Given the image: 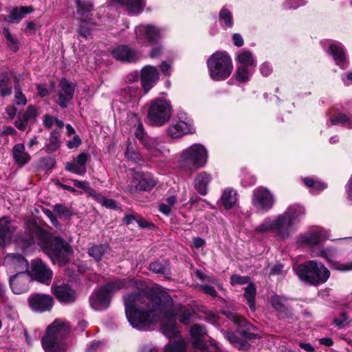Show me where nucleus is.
I'll return each instance as SVG.
<instances>
[{
	"label": "nucleus",
	"mask_w": 352,
	"mask_h": 352,
	"mask_svg": "<svg viewBox=\"0 0 352 352\" xmlns=\"http://www.w3.org/2000/svg\"><path fill=\"white\" fill-rule=\"evenodd\" d=\"M34 11L32 6H21L13 8L8 16L9 21L12 23H19L25 14Z\"/></svg>",
	"instance_id": "4c0bfd02"
},
{
	"label": "nucleus",
	"mask_w": 352,
	"mask_h": 352,
	"mask_svg": "<svg viewBox=\"0 0 352 352\" xmlns=\"http://www.w3.org/2000/svg\"><path fill=\"white\" fill-rule=\"evenodd\" d=\"M38 116L37 109L33 105H30L25 111L18 113L14 125L19 130L24 131L29 122H35Z\"/></svg>",
	"instance_id": "aec40b11"
},
{
	"label": "nucleus",
	"mask_w": 352,
	"mask_h": 352,
	"mask_svg": "<svg viewBox=\"0 0 352 352\" xmlns=\"http://www.w3.org/2000/svg\"><path fill=\"white\" fill-rule=\"evenodd\" d=\"M113 3H119L125 6L131 14H137L140 13L144 6L145 0H111Z\"/></svg>",
	"instance_id": "2f4dec72"
},
{
	"label": "nucleus",
	"mask_w": 352,
	"mask_h": 352,
	"mask_svg": "<svg viewBox=\"0 0 352 352\" xmlns=\"http://www.w3.org/2000/svg\"><path fill=\"white\" fill-rule=\"evenodd\" d=\"M256 296V288L253 284H249L245 289L244 297L251 310H255L254 299Z\"/></svg>",
	"instance_id": "3c124183"
},
{
	"label": "nucleus",
	"mask_w": 352,
	"mask_h": 352,
	"mask_svg": "<svg viewBox=\"0 0 352 352\" xmlns=\"http://www.w3.org/2000/svg\"><path fill=\"white\" fill-rule=\"evenodd\" d=\"M210 77L215 81L227 79L233 69L230 56L226 52H217L212 54L207 60Z\"/></svg>",
	"instance_id": "20e7f679"
},
{
	"label": "nucleus",
	"mask_w": 352,
	"mask_h": 352,
	"mask_svg": "<svg viewBox=\"0 0 352 352\" xmlns=\"http://www.w3.org/2000/svg\"><path fill=\"white\" fill-rule=\"evenodd\" d=\"M15 231V227L8 217L0 219V245L3 247L9 244Z\"/></svg>",
	"instance_id": "b1692460"
},
{
	"label": "nucleus",
	"mask_w": 352,
	"mask_h": 352,
	"mask_svg": "<svg viewBox=\"0 0 352 352\" xmlns=\"http://www.w3.org/2000/svg\"><path fill=\"white\" fill-rule=\"evenodd\" d=\"M76 6V12L81 17H87L88 14L94 10V4L90 0H74Z\"/></svg>",
	"instance_id": "79ce46f5"
},
{
	"label": "nucleus",
	"mask_w": 352,
	"mask_h": 352,
	"mask_svg": "<svg viewBox=\"0 0 352 352\" xmlns=\"http://www.w3.org/2000/svg\"><path fill=\"white\" fill-rule=\"evenodd\" d=\"M136 222L138 223L139 227L141 228H149L155 227L153 223L147 221L146 220L140 217L139 215L138 217Z\"/></svg>",
	"instance_id": "0e129e2a"
},
{
	"label": "nucleus",
	"mask_w": 352,
	"mask_h": 352,
	"mask_svg": "<svg viewBox=\"0 0 352 352\" xmlns=\"http://www.w3.org/2000/svg\"><path fill=\"white\" fill-rule=\"evenodd\" d=\"M32 278L25 272H20L10 278V285L14 294H21L29 289Z\"/></svg>",
	"instance_id": "dca6fc26"
},
{
	"label": "nucleus",
	"mask_w": 352,
	"mask_h": 352,
	"mask_svg": "<svg viewBox=\"0 0 352 352\" xmlns=\"http://www.w3.org/2000/svg\"><path fill=\"white\" fill-rule=\"evenodd\" d=\"M330 122L333 125L341 124L346 126L348 129H352V117L343 113H339L336 117L331 118Z\"/></svg>",
	"instance_id": "8fccbe9b"
},
{
	"label": "nucleus",
	"mask_w": 352,
	"mask_h": 352,
	"mask_svg": "<svg viewBox=\"0 0 352 352\" xmlns=\"http://www.w3.org/2000/svg\"><path fill=\"white\" fill-rule=\"evenodd\" d=\"M125 314L131 325L138 330L149 329L155 317L160 314L173 318L188 324L192 316L191 311L180 304H173L170 296L165 292H160L149 296L136 292L124 297Z\"/></svg>",
	"instance_id": "f257e3e1"
},
{
	"label": "nucleus",
	"mask_w": 352,
	"mask_h": 352,
	"mask_svg": "<svg viewBox=\"0 0 352 352\" xmlns=\"http://www.w3.org/2000/svg\"><path fill=\"white\" fill-rule=\"evenodd\" d=\"M102 348V345L100 342H94L87 348V352H98V351H100Z\"/></svg>",
	"instance_id": "774afa93"
},
{
	"label": "nucleus",
	"mask_w": 352,
	"mask_h": 352,
	"mask_svg": "<svg viewBox=\"0 0 352 352\" xmlns=\"http://www.w3.org/2000/svg\"><path fill=\"white\" fill-rule=\"evenodd\" d=\"M207 159L206 148L200 144H194L182 152L179 165L185 170H195L204 166Z\"/></svg>",
	"instance_id": "423d86ee"
},
{
	"label": "nucleus",
	"mask_w": 352,
	"mask_h": 352,
	"mask_svg": "<svg viewBox=\"0 0 352 352\" xmlns=\"http://www.w3.org/2000/svg\"><path fill=\"white\" fill-rule=\"evenodd\" d=\"M14 102L18 105H25L27 104V99L25 96L21 91L20 89L16 87Z\"/></svg>",
	"instance_id": "13d9d810"
},
{
	"label": "nucleus",
	"mask_w": 352,
	"mask_h": 352,
	"mask_svg": "<svg viewBox=\"0 0 352 352\" xmlns=\"http://www.w3.org/2000/svg\"><path fill=\"white\" fill-rule=\"evenodd\" d=\"M223 314L230 320L234 324L239 326L241 328L244 329L241 330L240 333L248 338H252L253 334L248 333V331L250 329L252 325L247 321V320L243 316L239 315L236 312L230 311H224Z\"/></svg>",
	"instance_id": "bb28decb"
},
{
	"label": "nucleus",
	"mask_w": 352,
	"mask_h": 352,
	"mask_svg": "<svg viewBox=\"0 0 352 352\" xmlns=\"http://www.w3.org/2000/svg\"><path fill=\"white\" fill-rule=\"evenodd\" d=\"M40 332L34 331L32 335H29L28 332L25 330L24 335L28 344H31L34 340H38L40 338Z\"/></svg>",
	"instance_id": "680f3d73"
},
{
	"label": "nucleus",
	"mask_w": 352,
	"mask_h": 352,
	"mask_svg": "<svg viewBox=\"0 0 352 352\" xmlns=\"http://www.w3.org/2000/svg\"><path fill=\"white\" fill-rule=\"evenodd\" d=\"M53 210L59 217H65L69 218L72 216V212L64 205L56 204L54 206Z\"/></svg>",
	"instance_id": "6e6d98bb"
},
{
	"label": "nucleus",
	"mask_w": 352,
	"mask_h": 352,
	"mask_svg": "<svg viewBox=\"0 0 352 352\" xmlns=\"http://www.w3.org/2000/svg\"><path fill=\"white\" fill-rule=\"evenodd\" d=\"M236 192L232 189H226L221 196V201L226 209L232 208L236 203Z\"/></svg>",
	"instance_id": "ea45409f"
},
{
	"label": "nucleus",
	"mask_w": 352,
	"mask_h": 352,
	"mask_svg": "<svg viewBox=\"0 0 352 352\" xmlns=\"http://www.w3.org/2000/svg\"><path fill=\"white\" fill-rule=\"evenodd\" d=\"M272 305L278 311L285 314L288 318L292 317V311L286 298L279 296H274L272 298Z\"/></svg>",
	"instance_id": "c9c22d12"
},
{
	"label": "nucleus",
	"mask_w": 352,
	"mask_h": 352,
	"mask_svg": "<svg viewBox=\"0 0 352 352\" xmlns=\"http://www.w3.org/2000/svg\"><path fill=\"white\" fill-rule=\"evenodd\" d=\"M149 270L163 276L166 279L170 278V264L167 261L164 262L154 261L150 264Z\"/></svg>",
	"instance_id": "f704fd0d"
},
{
	"label": "nucleus",
	"mask_w": 352,
	"mask_h": 352,
	"mask_svg": "<svg viewBox=\"0 0 352 352\" xmlns=\"http://www.w3.org/2000/svg\"><path fill=\"white\" fill-rule=\"evenodd\" d=\"M304 184L310 188L312 193L318 192L327 187V184L320 181L314 180L310 177H305L302 179Z\"/></svg>",
	"instance_id": "a18cd8bd"
},
{
	"label": "nucleus",
	"mask_w": 352,
	"mask_h": 352,
	"mask_svg": "<svg viewBox=\"0 0 352 352\" xmlns=\"http://www.w3.org/2000/svg\"><path fill=\"white\" fill-rule=\"evenodd\" d=\"M28 302L33 311L43 313L51 310L54 301L50 295L34 294L30 296Z\"/></svg>",
	"instance_id": "4468645a"
},
{
	"label": "nucleus",
	"mask_w": 352,
	"mask_h": 352,
	"mask_svg": "<svg viewBox=\"0 0 352 352\" xmlns=\"http://www.w3.org/2000/svg\"><path fill=\"white\" fill-rule=\"evenodd\" d=\"M206 333V329L204 326L201 324H195L190 329V334L195 339L192 342L194 348L202 349L204 344L200 339L201 336Z\"/></svg>",
	"instance_id": "58836bf2"
},
{
	"label": "nucleus",
	"mask_w": 352,
	"mask_h": 352,
	"mask_svg": "<svg viewBox=\"0 0 352 352\" xmlns=\"http://www.w3.org/2000/svg\"><path fill=\"white\" fill-rule=\"evenodd\" d=\"M155 185L156 182L151 176L137 174L129 181L125 190L130 194H134L140 191L151 190Z\"/></svg>",
	"instance_id": "ddd939ff"
},
{
	"label": "nucleus",
	"mask_w": 352,
	"mask_h": 352,
	"mask_svg": "<svg viewBox=\"0 0 352 352\" xmlns=\"http://www.w3.org/2000/svg\"><path fill=\"white\" fill-rule=\"evenodd\" d=\"M348 317L346 313H342L338 317L333 320L334 324L339 328H343L347 324Z\"/></svg>",
	"instance_id": "052dcab7"
},
{
	"label": "nucleus",
	"mask_w": 352,
	"mask_h": 352,
	"mask_svg": "<svg viewBox=\"0 0 352 352\" xmlns=\"http://www.w3.org/2000/svg\"><path fill=\"white\" fill-rule=\"evenodd\" d=\"M325 232L320 228H314L299 236V242L311 248L320 244L326 239Z\"/></svg>",
	"instance_id": "a211bd4d"
},
{
	"label": "nucleus",
	"mask_w": 352,
	"mask_h": 352,
	"mask_svg": "<svg viewBox=\"0 0 352 352\" xmlns=\"http://www.w3.org/2000/svg\"><path fill=\"white\" fill-rule=\"evenodd\" d=\"M12 93V85L6 79L0 80V94L2 96L10 95Z\"/></svg>",
	"instance_id": "4d7b16f0"
},
{
	"label": "nucleus",
	"mask_w": 352,
	"mask_h": 352,
	"mask_svg": "<svg viewBox=\"0 0 352 352\" xmlns=\"http://www.w3.org/2000/svg\"><path fill=\"white\" fill-rule=\"evenodd\" d=\"M43 249L52 263L60 266L67 263L73 254L72 247L60 237L51 239L44 245Z\"/></svg>",
	"instance_id": "0eeeda50"
},
{
	"label": "nucleus",
	"mask_w": 352,
	"mask_h": 352,
	"mask_svg": "<svg viewBox=\"0 0 352 352\" xmlns=\"http://www.w3.org/2000/svg\"><path fill=\"white\" fill-rule=\"evenodd\" d=\"M111 297L107 290L102 287L90 296V305L96 311L105 309L109 306Z\"/></svg>",
	"instance_id": "412c9836"
},
{
	"label": "nucleus",
	"mask_w": 352,
	"mask_h": 352,
	"mask_svg": "<svg viewBox=\"0 0 352 352\" xmlns=\"http://www.w3.org/2000/svg\"><path fill=\"white\" fill-rule=\"evenodd\" d=\"M252 204L257 210L267 212L274 204V197L269 189L259 186L253 190Z\"/></svg>",
	"instance_id": "9b49d317"
},
{
	"label": "nucleus",
	"mask_w": 352,
	"mask_h": 352,
	"mask_svg": "<svg viewBox=\"0 0 352 352\" xmlns=\"http://www.w3.org/2000/svg\"><path fill=\"white\" fill-rule=\"evenodd\" d=\"M168 134L173 138H179L194 132L192 120L185 113H180L178 120L170 124L166 129Z\"/></svg>",
	"instance_id": "f8f14e48"
},
{
	"label": "nucleus",
	"mask_w": 352,
	"mask_h": 352,
	"mask_svg": "<svg viewBox=\"0 0 352 352\" xmlns=\"http://www.w3.org/2000/svg\"><path fill=\"white\" fill-rule=\"evenodd\" d=\"M124 155L126 158L131 161L135 162V163L142 161L141 155L134 150L130 142L127 144L126 149L124 152Z\"/></svg>",
	"instance_id": "5fc2aeb1"
},
{
	"label": "nucleus",
	"mask_w": 352,
	"mask_h": 352,
	"mask_svg": "<svg viewBox=\"0 0 352 352\" xmlns=\"http://www.w3.org/2000/svg\"><path fill=\"white\" fill-rule=\"evenodd\" d=\"M12 155L15 162L20 166L28 163L31 159L30 154L25 151V146L21 143L14 146Z\"/></svg>",
	"instance_id": "473e14b6"
},
{
	"label": "nucleus",
	"mask_w": 352,
	"mask_h": 352,
	"mask_svg": "<svg viewBox=\"0 0 352 352\" xmlns=\"http://www.w3.org/2000/svg\"><path fill=\"white\" fill-rule=\"evenodd\" d=\"M51 289L52 293L60 302L69 304L76 300V294L75 291L67 285H53Z\"/></svg>",
	"instance_id": "6ab92c4d"
},
{
	"label": "nucleus",
	"mask_w": 352,
	"mask_h": 352,
	"mask_svg": "<svg viewBox=\"0 0 352 352\" xmlns=\"http://www.w3.org/2000/svg\"><path fill=\"white\" fill-rule=\"evenodd\" d=\"M222 333L226 339L238 349H243L246 347V342L239 339L232 331H223Z\"/></svg>",
	"instance_id": "49530a36"
},
{
	"label": "nucleus",
	"mask_w": 352,
	"mask_h": 352,
	"mask_svg": "<svg viewBox=\"0 0 352 352\" xmlns=\"http://www.w3.org/2000/svg\"><path fill=\"white\" fill-rule=\"evenodd\" d=\"M108 246L104 244L93 245L88 249V254L96 261L99 262L107 252Z\"/></svg>",
	"instance_id": "c03bdc74"
},
{
	"label": "nucleus",
	"mask_w": 352,
	"mask_h": 352,
	"mask_svg": "<svg viewBox=\"0 0 352 352\" xmlns=\"http://www.w3.org/2000/svg\"><path fill=\"white\" fill-rule=\"evenodd\" d=\"M335 252L329 248L322 249L320 251L313 250L311 252L312 256H320L324 258L330 264H331L332 267L338 270H352V261L347 264L343 265L338 263H334L332 257L334 255Z\"/></svg>",
	"instance_id": "cd10ccee"
},
{
	"label": "nucleus",
	"mask_w": 352,
	"mask_h": 352,
	"mask_svg": "<svg viewBox=\"0 0 352 352\" xmlns=\"http://www.w3.org/2000/svg\"><path fill=\"white\" fill-rule=\"evenodd\" d=\"M254 69L253 67L239 65L236 72V80L241 82L248 81Z\"/></svg>",
	"instance_id": "09e8293b"
},
{
	"label": "nucleus",
	"mask_w": 352,
	"mask_h": 352,
	"mask_svg": "<svg viewBox=\"0 0 352 352\" xmlns=\"http://www.w3.org/2000/svg\"><path fill=\"white\" fill-rule=\"evenodd\" d=\"M69 332V326L63 320H56L48 327L42 338V346L45 352H65L66 346L63 338Z\"/></svg>",
	"instance_id": "f03ea898"
},
{
	"label": "nucleus",
	"mask_w": 352,
	"mask_h": 352,
	"mask_svg": "<svg viewBox=\"0 0 352 352\" xmlns=\"http://www.w3.org/2000/svg\"><path fill=\"white\" fill-rule=\"evenodd\" d=\"M89 157L87 153H80L72 162L65 164V169L72 173L84 175L87 172L86 164Z\"/></svg>",
	"instance_id": "5701e85b"
},
{
	"label": "nucleus",
	"mask_w": 352,
	"mask_h": 352,
	"mask_svg": "<svg viewBox=\"0 0 352 352\" xmlns=\"http://www.w3.org/2000/svg\"><path fill=\"white\" fill-rule=\"evenodd\" d=\"M135 137L147 151L149 157H160L168 153L164 144L157 138L148 137L145 133L142 123L138 120V125L134 131Z\"/></svg>",
	"instance_id": "1a4fd4ad"
},
{
	"label": "nucleus",
	"mask_w": 352,
	"mask_h": 352,
	"mask_svg": "<svg viewBox=\"0 0 352 352\" xmlns=\"http://www.w3.org/2000/svg\"><path fill=\"white\" fill-rule=\"evenodd\" d=\"M58 103L63 108L67 107L68 102L72 99L75 85L68 82L65 78L61 79L59 83Z\"/></svg>",
	"instance_id": "4be33fe9"
},
{
	"label": "nucleus",
	"mask_w": 352,
	"mask_h": 352,
	"mask_svg": "<svg viewBox=\"0 0 352 352\" xmlns=\"http://www.w3.org/2000/svg\"><path fill=\"white\" fill-rule=\"evenodd\" d=\"M160 318H164L161 327L162 333L170 339L177 337L179 334V331L178 330L176 321L173 318L160 314L155 317V320L151 324L156 322Z\"/></svg>",
	"instance_id": "393cba45"
},
{
	"label": "nucleus",
	"mask_w": 352,
	"mask_h": 352,
	"mask_svg": "<svg viewBox=\"0 0 352 352\" xmlns=\"http://www.w3.org/2000/svg\"><path fill=\"white\" fill-rule=\"evenodd\" d=\"M330 54L333 56L336 64L342 69L347 67L346 59L343 50V46L340 43H333L329 47Z\"/></svg>",
	"instance_id": "7c9ffc66"
},
{
	"label": "nucleus",
	"mask_w": 352,
	"mask_h": 352,
	"mask_svg": "<svg viewBox=\"0 0 352 352\" xmlns=\"http://www.w3.org/2000/svg\"><path fill=\"white\" fill-rule=\"evenodd\" d=\"M135 39L138 44L147 46L160 38V30L153 25L140 24L135 28Z\"/></svg>",
	"instance_id": "9d476101"
},
{
	"label": "nucleus",
	"mask_w": 352,
	"mask_h": 352,
	"mask_svg": "<svg viewBox=\"0 0 352 352\" xmlns=\"http://www.w3.org/2000/svg\"><path fill=\"white\" fill-rule=\"evenodd\" d=\"M248 280L247 276H241L236 274H234L230 277L232 285H244L248 282Z\"/></svg>",
	"instance_id": "bf43d9fd"
},
{
	"label": "nucleus",
	"mask_w": 352,
	"mask_h": 352,
	"mask_svg": "<svg viewBox=\"0 0 352 352\" xmlns=\"http://www.w3.org/2000/svg\"><path fill=\"white\" fill-rule=\"evenodd\" d=\"M141 85L144 93L148 92L159 80V73L156 67L146 65L141 70Z\"/></svg>",
	"instance_id": "f3484780"
},
{
	"label": "nucleus",
	"mask_w": 352,
	"mask_h": 352,
	"mask_svg": "<svg viewBox=\"0 0 352 352\" xmlns=\"http://www.w3.org/2000/svg\"><path fill=\"white\" fill-rule=\"evenodd\" d=\"M43 230L36 225L29 226L25 231V236L19 237L18 243H22L21 248L25 249L30 245L34 243V237L37 235H41Z\"/></svg>",
	"instance_id": "c85d7f7f"
},
{
	"label": "nucleus",
	"mask_w": 352,
	"mask_h": 352,
	"mask_svg": "<svg viewBox=\"0 0 352 352\" xmlns=\"http://www.w3.org/2000/svg\"><path fill=\"white\" fill-rule=\"evenodd\" d=\"M43 212L45 213V214L50 219L51 223L56 227H58L59 226V223L57 220V218L55 216V214L53 213L52 211H51L49 209H45L43 210Z\"/></svg>",
	"instance_id": "e2e57ef3"
},
{
	"label": "nucleus",
	"mask_w": 352,
	"mask_h": 352,
	"mask_svg": "<svg viewBox=\"0 0 352 352\" xmlns=\"http://www.w3.org/2000/svg\"><path fill=\"white\" fill-rule=\"evenodd\" d=\"M296 273L300 280L311 285L324 283L330 276L329 270L322 263L315 261L298 265Z\"/></svg>",
	"instance_id": "39448f33"
},
{
	"label": "nucleus",
	"mask_w": 352,
	"mask_h": 352,
	"mask_svg": "<svg viewBox=\"0 0 352 352\" xmlns=\"http://www.w3.org/2000/svg\"><path fill=\"white\" fill-rule=\"evenodd\" d=\"M60 133L57 131H53L50 136L49 142L45 146L44 149L48 153H51L57 151L60 146V141L59 140Z\"/></svg>",
	"instance_id": "37998d69"
},
{
	"label": "nucleus",
	"mask_w": 352,
	"mask_h": 352,
	"mask_svg": "<svg viewBox=\"0 0 352 352\" xmlns=\"http://www.w3.org/2000/svg\"><path fill=\"white\" fill-rule=\"evenodd\" d=\"M113 56L124 62H135L140 58L139 54L126 45H120L112 51Z\"/></svg>",
	"instance_id": "a878e982"
},
{
	"label": "nucleus",
	"mask_w": 352,
	"mask_h": 352,
	"mask_svg": "<svg viewBox=\"0 0 352 352\" xmlns=\"http://www.w3.org/2000/svg\"><path fill=\"white\" fill-rule=\"evenodd\" d=\"M5 260L8 264L20 272H23L28 269V263L21 254H8L6 256Z\"/></svg>",
	"instance_id": "72a5a7b5"
},
{
	"label": "nucleus",
	"mask_w": 352,
	"mask_h": 352,
	"mask_svg": "<svg viewBox=\"0 0 352 352\" xmlns=\"http://www.w3.org/2000/svg\"><path fill=\"white\" fill-rule=\"evenodd\" d=\"M237 61L239 64V65H243L245 67L255 68L256 65L252 52L245 50L239 53Z\"/></svg>",
	"instance_id": "a19ab883"
},
{
	"label": "nucleus",
	"mask_w": 352,
	"mask_h": 352,
	"mask_svg": "<svg viewBox=\"0 0 352 352\" xmlns=\"http://www.w3.org/2000/svg\"><path fill=\"white\" fill-rule=\"evenodd\" d=\"M290 211L291 210L279 214L275 219H265L261 224L256 228V232L258 233L273 232L281 239L288 238L294 230L295 225L289 216Z\"/></svg>",
	"instance_id": "7ed1b4c3"
},
{
	"label": "nucleus",
	"mask_w": 352,
	"mask_h": 352,
	"mask_svg": "<svg viewBox=\"0 0 352 352\" xmlns=\"http://www.w3.org/2000/svg\"><path fill=\"white\" fill-rule=\"evenodd\" d=\"M32 273L35 280L45 285L51 282L53 272L50 267L41 259L32 261Z\"/></svg>",
	"instance_id": "2eb2a0df"
},
{
	"label": "nucleus",
	"mask_w": 352,
	"mask_h": 352,
	"mask_svg": "<svg viewBox=\"0 0 352 352\" xmlns=\"http://www.w3.org/2000/svg\"><path fill=\"white\" fill-rule=\"evenodd\" d=\"M81 144V140L78 135H75L72 140L67 142L69 148H77Z\"/></svg>",
	"instance_id": "338daca9"
},
{
	"label": "nucleus",
	"mask_w": 352,
	"mask_h": 352,
	"mask_svg": "<svg viewBox=\"0 0 352 352\" xmlns=\"http://www.w3.org/2000/svg\"><path fill=\"white\" fill-rule=\"evenodd\" d=\"M210 181V175L206 172H202L195 179V188L200 195H205L207 193V187Z\"/></svg>",
	"instance_id": "e433bc0d"
},
{
	"label": "nucleus",
	"mask_w": 352,
	"mask_h": 352,
	"mask_svg": "<svg viewBox=\"0 0 352 352\" xmlns=\"http://www.w3.org/2000/svg\"><path fill=\"white\" fill-rule=\"evenodd\" d=\"M219 19L221 25L225 28H231L233 25L232 14L227 8L221 10Z\"/></svg>",
	"instance_id": "de8ad7c7"
},
{
	"label": "nucleus",
	"mask_w": 352,
	"mask_h": 352,
	"mask_svg": "<svg viewBox=\"0 0 352 352\" xmlns=\"http://www.w3.org/2000/svg\"><path fill=\"white\" fill-rule=\"evenodd\" d=\"M136 283L134 280L129 278H123L108 283L107 285H104L103 287L111 296L114 293L117 292L118 291L122 289L134 287Z\"/></svg>",
	"instance_id": "c756f323"
},
{
	"label": "nucleus",
	"mask_w": 352,
	"mask_h": 352,
	"mask_svg": "<svg viewBox=\"0 0 352 352\" xmlns=\"http://www.w3.org/2000/svg\"><path fill=\"white\" fill-rule=\"evenodd\" d=\"M73 182H74V184L75 186H76L79 188L83 189L85 191H87V192H89V190H91L89 184L87 182H85V181L81 182V181L74 179V180H73Z\"/></svg>",
	"instance_id": "69168bd1"
},
{
	"label": "nucleus",
	"mask_w": 352,
	"mask_h": 352,
	"mask_svg": "<svg viewBox=\"0 0 352 352\" xmlns=\"http://www.w3.org/2000/svg\"><path fill=\"white\" fill-rule=\"evenodd\" d=\"M172 105L169 100L157 98L151 102L148 119L153 126H161L167 123L172 116Z\"/></svg>",
	"instance_id": "6e6552de"
},
{
	"label": "nucleus",
	"mask_w": 352,
	"mask_h": 352,
	"mask_svg": "<svg viewBox=\"0 0 352 352\" xmlns=\"http://www.w3.org/2000/svg\"><path fill=\"white\" fill-rule=\"evenodd\" d=\"M186 342L179 339L175 342H170L164 347V352H185Z\"/></svg>",
	"instance_id": "864d4df0"
},
{
	"label": "nucleus",
	"mask_w": 352,
	"mask_h": 352,
	"mask_svg": "<svg viewBox=\"0 0 352 352\" xmlns=\"http://www.w3.org/2000/svg\"><path fill=\"white\" fill-rule=\"evenodd\" d=\"M290 210L291 211L289 216L294 223L298 221L300 217L304 216L305 214L304 207L299 205L290 206L285 212H289Z\"/></svg>",
	"instance_id": "603ef678"
}]
</instances>
